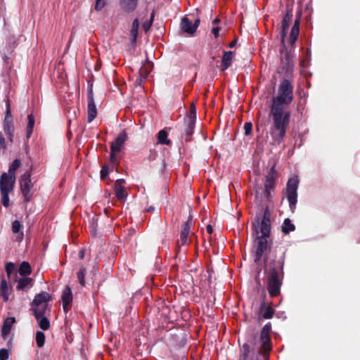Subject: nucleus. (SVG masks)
<instances>
[{
  "label": "nucleus",
  "mask_w": 360,
  "mask_h": 360,
  "mask_svg": "<svg viewBox=\"0 0 360 360\" xmlns=\"http://www.w3.org/2000/svg\"><path fill=\"white\" fill-rule=\"evenodd\" d=\"M281 283L278 279V274L276 271L271 273L268 283V290L270 295L276 296L278 295L280 291Z\"/></svg>",
  "instance_id": "9b49d317"
},
{
  "label": "nucleus",
  "mask_w": 360,
  "mask_h": 360,
  "mask_svg": "<svg viewBox=\"0 0 360 360\" xmlns=\"http://www.w3.org/2000/svg\"><path fill=\"white\" fill-rule=\"evenodd\" d=\"M15 322L14 318L9 317L4 321V324L2 328V334L4 337L7 335L12 328V326Z\"/></svg>",
  "instance_id": "a878e982"
},
{
  "label": "nucleus",
  "mask_w": 360,
  "mask_h": 360,
  "mask_svg": "<svg viewBox=\"0 0 360 360\" xmlns=\"http://www.w3.org/2000/svg\"><path fill=\"white\" fill-rule=\"evenodd\" d=\"M137 4V0H122L121 6L127 11H134Z\"/></svg>",
  "instance_id": "393cba45"
},
{
  "label": "nucleus",
  "mask_w": 360,
  "mask_h": 360,
  "mask_svg": "<svg viewBox=\"0 0 360 360\" xmlns=\"http://www.w3.org/2000/svg\"><path fill=\"white\" fill-rule=\"evenodd\" d=\"M281 228L285 234H288L289 232L295 230V226L292 224L289 219H285Z\"/></svg>",
  "instance_id": "c756f323"
},
{
  "label": "nucleus",
  "mask_w": 360,
  "mask_h": 360,
  "mask_svg": "<svg viewBox=\"0 0 360 360\" xmlns=\"http://www.w3.org/2000/svg\"><path fill=\"white\" fill-rule=\"evenodd\" d=\"M181 29L183 32L193 34L196 30V25H193L192 21L187 18V17H184L180 25Z\"/></svg>",
  "instance_id": "2eb2a0df"
},
{
  "label": "nucleus",
  "mask_w": 360,
  "mask_h": 360,
  "mask_svg": "<svg viewBox=\"0 0 360 360\" xmlns=\"http://www.w3.org/2000/svg\"><path fill=\"white\" fill-rule=\"evenodd\" d=\"M300 33V20L296 19L295 24L292 27L291 32L290 33L288 43L292 46L293 43L297 39Z\"/></svg>",
  "instance_id": "dca6fc26"
},
{
  "label": "nucleus",
  "mask_w": 360,
  "mask_h": 360,
  "mask_svg": "<svg viewBox=\"0 0 360 360\" xmlns=\"http://www.w3.org/2000/svg\"><path fill=\"white\" fill-rule=\"evenodd\" d=\"M0 148L5 150L6 148V145L5 143V137L0 132Z\"/></svg>",
  "instance_id": "c03bdc74"
},
{
  "label": "nucleus",
  "mask_w": 360,
  "mask_h": 360,
  "mask_svg": "<svg viewBox=\"0 0 360 360\" xmlns=\"http://www.w3.org/2000/svg\"><path fill=\"white\" fill-rule=\"evenodd\" d=\"M252 129V123L246 122L244 124L245 135H250Z\"/></svg>",
  "instance_id": "58836bf2"
},
{
  "label": "nucleus",
  "mask_w": 360,
  "mask_h": 360,
  "mask_svg": "<svg viewBox=\"0 0 360 360\" xmlns=\"http://www.w3.org/2000/svg\"><path fill=\"white\" fill-rule=\"evenodd\" d=\"M15 183V181H14L6 172L0 176V193L2 204L5 207L9 205V198L8 195L9 193L13 191Z\"/></svg>",
  "instance_id": "7ed1b4c3"
},
{
  "label": "nucleus",
  "mask_w": 360,
  "mask_h": 360,
  "mask_svg": "<svg viewBox=\"0 0 360 360\" xmlns=\"http://www.w3.org/2000/svg\"><path fill=\"white\" fill-rule=\"evenodd\" d=\"M167 136V132L166 131H160L158 135V143L160 144L169 145L170 140L168 139Z\"/></svg>",
  "instance_id": "7c9ffc66"
},
{
  "label": "nucleus",
  "mask_w": 360,
  "mask_h": 360,
  "mask_svg": "<svg viewBox=\"0 0 360 360\" xmlns=\"http://www.w3.org/2000/svg\"><path fill=\"white\" fill-rule=\"evenodd\" d=\"M292 14L290 11H288L285 15L283 20L282 21L281 25V44L283 46H285V37L288 32V30L289 28V25L290 21L292 20Z\"/></svg>",
  "instance_id": "f8f14e48"
},
{
  "label": "nucleus",
  "mask_w": 360,
  "mask_h": 360,
  "mask_svg": "<svg viewBox=\"0 0 360 360\" xmlns=\"http://www.w3.org/2000/svg\"><path fill=\"white\" fill-rule=\"evenodd\" d=\"M266 238H264V236H260L259 231L257 229H256V239H255L256 260L260 259L263 252H264L265 250L267 249Z\"/></svg>",
  "instance_id": "9d476101"
},
{
  "label": "nucleus",
  "mask_w": 360,
  "mask_h": 360,
  "mask_svg": "<svg viewBox=\"0 0 360 360\" xmlns=\"http://www.w3.org/2000/svg\"><path fill=\"white\" fill-rule=\"evenodd\" d=\"M153 64L148 60H146L141 65L139 72L141 77V81L145 79L148 76L149 72L152 71Z\"/></svg>",
  "instance_id": "a211bd4d"
},
{
  "label": "nucleus",
  "mask_w": 360,
  "mask_h": 360,
  "mask_svg": "<svg viewBox=\"0 0 360 360\" xmlns=\"http://www.w3.org/2000/svg\"><path fill=\"white\" fill-rule=\"evenodd\" d=\"M37 320L39 321V326L40 328L43 330H47L49 328L50 322L46 317L39 316L38 318H37Z\"/></svg>",
  "instance_id": "473e14b6"
},
{
  "label": "nucleus",
  "mask_w": 360,
  "mask_h": 360,
  "mask_svg": "<svg viewBox=\"0 0 360 360\" xmlns=\"http://www.w3.org/2000/svg\"><path fill=\"white\" fill-rule=\"evenodd\" d=\"M191 229V221H187L184 226L182 228L181 235H180V240H179V243L180 245H185L188 243V236L189 235Z\"/></svg>",
  "instance_id": "6ab92c4d"
},
{
  "label": "nucleus",
  "mask_w": 360,
  "mask_h": 360,
  "mask_svg": "<svg viewBox=\"0 0 360 360\" xmlns=\"http://www.w3.org/2000/svg\"><path fill=\"white\" fill-rule=\"evenodd\" d=\"M219 21V19H215L213 20L212 24L214 25V27H212V32L214 35L215 37H217L219 36V32L220 28L219 27H215V25L218 23Z\"/></svg>",
  "instance_id": "c9c22d12"
},
{
  "label": "nucleus",
  "mask_w": 360,
  "mask_h": 360,
  "mask_svg": "<svg viewBox=\"0 0 360 360\" xmlns=\"http://www.w3.org/2000/svg\"><path fill=\"white\" fill-rule=\"evenodd\" d=\"M269 217H270L268 210H265L261 223L259 224L258 221L253 222V226L255 228L256 235L257 229L259 232V236L268 237L270 235L271 224Z\"/></svg>",
  "instance_id": "39448f33"
},
{
  "label": "nucleus",
  "mask_w": 360,
  "mask_h": 360,
  "mask_svg": "<svg viewBox=\"0 0 360 360\" xmlns=\"http://www.w3.org/2000/svg\"><path fill=\"white\" fill-rule=\"evenodd\" d=\"M122 179L117 180L115 186V196L120 200H124L127 197V193L122 186Z\"/></svg>",
  "instance_id": "f3484780"
},
{
  "label": "nucleus",
  "mask_w": 360,
  "mask_h": 360,
  "mask_svg": "<svg viewBox=\"0 0 360 360\" xmlns=\"http://www.w3.org/2000/svg\"><path fill=\"white\" fill-rule=\"evenodd\" d=\"M233 53L231 52V51H229V52H226L224 53V57L222 58V70H225V69H227L229 66H231L233 59Z\"/></svg>",
  "instance_id": "bb28decb"
},
{
  "label": "nucleus",
  "mask_w": 360,
  "mask_h": 360,
  "mask_svg": "<svg viewBox=\"0 0 360 360\" xmlns=\"http://www.w3.org/2000/svg\"><path fill=\"white\" fill-rule=\"evenodd\" d=\"M20 190L25 200H30L32 196V188L33 184L30 179V174L25 173L22 175L20 181Z\"/></svg>",
  "instance_id": "1a4fd4ad"
},
{
  "label": "nucleus",
  "mask_w": 360,
  "mask_h": 360,
  "mask_svg": "<svg viewBox=\"0 0 360 360\" xmlns=\"http://www.w3.org/2000/svg\"><path fill=\"white\" fill-rule=\"evenodd\" d=\"M292 98V86L289 80H283L278 86L277 95L272 99L271 105L285 108Z\"/></svg>",
  "instance_id": "f03ea898"
},
{
  "label": "nucleus",
  "mask_w": 360,
  "mask_h": 360,
  "mask_svg": "<svg viewBox=\"0 0 360 360\" xmlns=\"http://www.w3.org/2000/svg\"><path fill=\"white\" fill-rule=\"evenodd\" d=\"M270 185H271V181H268V182L266 184V185H265L266 188L267 189V188H269V186H270Z\"/></svg>",
  "instance_id": "3c124183"
},
{
  "label": "nucleus",
  "mask_w": 360,
  "mask_h": 360,
  "mask_svg": "<svg viewBox=\"0 0 360 360\" xmlns=\"http://www.w3.org/2000/svg\"><path fill=\"white\" fill-rule=\"evenodd\" d=\"M270 136L276 144H280L284 138L286 128L289 126L290 112L286 108L270 105Z\"/></svg>",
  "instance_id": "f257e3e1"
},
{
  "label": "nucleus",
  "mask_w": 360,
  "mask_h": 360,
  "mask_svg": "<svg viewBox=\"0 0 360 360\" xmlns=\"http://www.w3.org/2000/svg\"><path fill=\"white\" fill-rule=\"evenodd\" d=\"M235 45V41H233L231 43L230 46H233Z\"/></svg>",
  "instance_id": "603ef678"
},
{
  "label": "nucleus",
  "mask_w": 360,
  "mask_h": 360,
  "mask_svg": "<svg viewBox=\"0 0 360 360\" xmlns=\"http://www.w3.org/2000/svg\"><path fill=\"white\" fill-rule=\"evenodd\" d=\"M199 23H200V20L199 19H197V20H195V22L193 23V25H196V29L199 26Z\"/></svg>",
  "instance_id": "8fccbe9b"
},
{
  "label": "nucleus",
  "mask_w": 360,
  "mask_h": 360,
  "mask_svg": "<svg viewBox=\"0 0 360 360\" xmlns=\"http://www.w3.org/2000/svg\"><path fill=\"white\" fill-rule=\"evenodd\" d=\"M37 345L38 347H41L44 345L45 336L44 333L37 332Z\"/></svg>",
  "instance_id": "f704fd0d"
},
{
  "label": "nucleus",
  "mask_w": 360,
  "mask_h": 360,
  "mask_svg": "<svg viewBox=\"0 0 360 360\" xmlns=\"http://www.w3.org/2000/svg\"><path fill=\"white\" fill-rule=\"evenodd\" d=\"M274 311L271 307H266L263 313V317L265 319H270L273 316Z\"/></svg>",
  "instance_id": "4c0bfd02"
},
{
  "label": "nucleus",
  "mask_w": 360,
  "mask_h": 360,
  "mask_svg": "<svg viewBox=\"0 0 360 360\" xmlns=\"http://www.w3.org/2000/svg\"><path fill=\"white\" fill-rule=\"evenodd\" d=\"M138 28H139V21L137 19H136L134 20V22L132 23L131 29L130 30V34L134 37V41L136 40V37L138 36Z\"/></svg>",
  "instance_id": "72a5a7b5"
},
{
  "label": "nucleus",
  "mask_w": 360,
  "mask_h": 360,
  "mask_svg": "<svg viewBox=\"0 0 360 360\" xmlns=\"http://www.w3.org/2000/svg\"><path fill=\"white\" fill-rule=\"evenodd\" d=\"M51 300L50 295L46 292H41L37 295L33 300L32 307L34 316L38 318L43 316L45 309L47 308L48 302Z\"/></svg>",
  "instance_id": "20e7f679"
},
{
  "label": "nucleus",
  "mask_w": 360,
  "mask_h": 360,
  "mask_svg": "<svg viewBox=\"0 0 360 360\" xmlns=\"http://www.w3.org/2000/svg\"><path fill=\"white\" fill-rule=\"evenodd\" d=\"M150 25H151L150 23H145V24H143V27L145 30V31L146 32V30H149V28L150 27Z\"/></svg>",
  "instance_id": "de8ad7c7"
},
{
  "label": "nucleus",
  "mask_w": 360,
  "mask_h": 360,
  "mask_svg": "<svg viewBox=\"0 0 360 360\" xmlns=\"http://www.w3.org/2000/svg\"><path fill=\"white\" fill-rule=\"evenodd\" d=\"M298 184L299 180L297 178L290 179L287 184V197L291 209H293L297 203Z\"/></svg>",
  "instance_id": "0eeeda50"
},
{
  "label": "nucleus",
  "mask_w": 360,
  "mask_h": 360,
  "mask_svg": "<svg viewBox=\"0 0 360 360\" xmlns=\"http://www.w3.org/2000/svg\"><path fill=\"white\" fill-rule=\"evenodd\" d=\"M1 295L4 301L8 300V297L11 294V290L8 288V283L5 279H2L0 285Z\"/></svg>",
  "instance_id": "b1692460"
},
{
  "label": "nucleus",
  "mask_w": 360,
  "mask_h": 360,
  "mask_svg": "<svg viewBox=\"0 0 360 360\" xmlns=\"http://www.w3.org/2000/svg\"><path fill=\"white\" fill-rule=\"evenodd\" d=\"M264 333H269L271 330V324L264 326L263 329Z\"/></svg>",
  "instance_id": "a18cd8bd"
},
{
  "label": "nucleus",
  "mask_w": 360,
  "mask_h": 360,
  "mask_svg": "<svg viewBox=\"0 0 360 360\" xmlns=\"http://www.w3.org/2000/svg\"><path fill=\"white\" fill-rule=\"evenodd\" d=\"M127 140V133L122 131L119 134L117 137L113 141L111 144V153L110 155V160L112 162H116V153L123 148V145Z\"/></svg>",
  "instance_id": "6e6552de"
},
{
  "label": "nucleus",
  "mask_w": 360,
  "mask_h": 360,
  "mask_svg": "<svg viewBox=\"0 0 360 360\" xmlns=\"http://www.w3.org/2000/svg\"><path fill=\"white\" fill-rule=\"evenodd\" d=\"M6 110L5 117L4 120V132L8 136L9 141L11 142L13 141V134H14V125H13V118L11 111V105L10 102L8 100L6 101Z\"/></svg>",
  "instance_id": "423d86ee"
},
{
  "label": "nucleus",
  "mask_w": 360,
  "mask_h": 360,
  "mask_svg": "<svg viewBox=\"0 0 360 360\" xmlns=\"http://www.w3.org/2000/svg\"><path fill=\"white\" fill-rule=\"evenodd\" d=\"M72 301V292L70 287H66L64 288L62 292V304L63 310L65 312H67L68 310V307Z\"/></svg>",
  "instance_id": "4468645a"
},
{
  "label": "nucleus",
  "mask_w": 360,
  "mask_h": 360,
  "mask_svg": "<svg viewBox=\"0 0 360 360\" xmlns=\"http://www.w3.org/2000/svg\"><path fill=\"white\" fill-rule=\"evenodd\" d=\"M21 226V223L18 220H15L12 223V231L18 233L16 236V239L18 240H22L23 238L22 232H20Z\"/></svg>",
  "instance_id": "cd10ccee"
},
{
  "label": "nucleus",
  "mask_w": 360,
  "mask_h": 360,
  "mask_svg": "<svg viewBox=\"0 0 360 360\" xmlns=\"http://www.w3.org/2000/svg\"><path fill=\"white\" fill-rule=\"evenodd\" d=\"M260 340L262 342V349L264 352H266L271 349L270 343V335L269 333H264V330H262Z\"/></svg>",
  "instance_id": "aec40b11"
},
{
  "label": "nucleus",
  "mask_w": 360,
  "mask_h": 360,
  "mask_svg": "<svg viewBox=\"0 0 360 360\" xmlns=\"http://www.w3.org/2000/svg\"><path fill=\"white\" fill-rule=\"evenodd\" d=\"M196 118V109L193 103L191 104L190 114L188 116V134H191L192 129L195 124V120Z\"/></svg>",
  "instance_id": "4be33fe9"
},
{
  "label": "nucleus",
  "mask_w": 360,
  "mask_h": 360,
  "mask_svg": "<svg viewBox=\"0 0 360 360\" xmlns=\"http://www.w3.org/2000/svg\"><path fill=\"white\" fill-rule=\"evenodd\" d=\"M18 272L20 274L25 276V275H29L31 274V268L30 264L27 263V262H22L18 269Z\"/></svg>",
  "instance_id": "c85d7f7f"
},
{
  "label": "nucleus",
  "mask_w": 360,
  "mask_h": 360,
  "mask_svg": "<svg viewBox=\"0 0 360 360\" xmlns=\"http://www.w3.org/2000/svg\"><path fill=\"white\" fill-rule=\"evenodd\" d=\"M20 164L21 162L19 160V159H15L13 161V162L10 165L8 171L6 172V173L8 175H9V176L12 178V179H13L14 181H15L16 170L19 169Z\"/></svg>",
  "instance_id": "412c9836"
},
{
  "label": "nucleus",
  "mask_w": 360,
  "mask_h": 360,
  "mask_svg": "<svg viewBox=\"0 0 360 360\" xmlns=\"http://www.w3.org/2000/svg\"><path fill=\"white\" fill-rule=\"evenodd\" d=\"M206 231L209 234H212L213 232V227L210 225H208L206 228Z\"/></svg>",
  "instance_id": "49530a36"
},
{
  "label": "nucleus",
  "mask_w": 360,
  "mask_h": 360,
  "mask_svg": "<svg viewBox=\"0 0 360 360\" xmlns=\"http://www.w3.org/2000/svg\"><path fill=\"white\" fill-rule=\"evenodd\" d=\"M8 359V352L6 349H0V360H7Z\"/></svg>",
  "instance_id": "ea45409f"
},
{
  "label": "nucleus",
  "mask_w": 360,
  "mask_h": 360,
  "mask_svg": "<svg viewBox=\"0 0 360 360\" xmlns=\"http://www.w3.org/2000/svg\"><path fill=\"white\" fill-rule=\"evenodd\" d=\"M15 269V265L12 263H8L6 266V270L7 272L8 276H9L11 274L13 273V270Z\"/></svg>",
  "instance_id": "79ce46f5"
},
{
  "label": "nucleus",
  "mask_w": 360,
  "mask_h": 360,
  "mask_svg": "<svg viewBox=\"0 0 360 360\" xmlns=\"http://www.w3.org/2000/svg\"><path fill=\"white\" fill-rule=\"evenodd\" d=\"M105 5V0H96L95 8L97 9V11H101V9H102Z\"/></svg>",
  "instance_id": "a19ab883"
},
{
  "label": "nucleus",
  "mask_w": 360,
  "mask_h": 360,
  "mask_svg": "<svg viewBox=\"0 0 360 360\" xmlns=\"http://www.w3.org/2000/svg\"><path fill=\"white\" fill-rule=\"evenodd\" d=\"M84 274H85L84 269H80L77 274V278L79 281V283H81L82 285H84Z\"/></svg>",
  "instance_id": "e433bc0d"
},
{
  "label": "nucleus",
  "mask_w": 360,
  "mask_h": 360,
  "mask_svg": "<svg viewBox=\"0 0 360 360\" xmlns=\"http://www.w3.org/2000/svg\"><path fill=\"white\" fill-rule=\"evenodd\" d=\"M28 118V124L27 127V136L30 137L32 135V133L33 132V127L34 126V118L32 115V114H30L27 117Z\"/></svg>",
  "instance_id": "2f4dec72"
},
{
  "label": "nucleus",
  "mask_w": 360,
  "mask_h": 360,
  "mask_svg": "<svg viewBox=\"0 0 360 360\" xmlns=\"http://www.w3.org/2000/svg\"><path fill=\"white\" fill-rule=\"evenodd\" d=\"M33 284V278L29 277H22L19 278L17 286L18 290H24L26 287H31Z\"/></svg>",
  "instance_id": "5701e85b"
},
{
  "label": "nucleus",
  "mask_w": 360,
  "mask_h": 360,
  "mask_svg": "<svg viewBox=\"0 0 360 360\" xmlns=\"http://www.w3.org/2000/svg\"><path fill=\"white\" fill-rule=\"evenodd\" d=\"M87 114L89 122H91L97 115V109L91 93L88 95Z\"/></svg>",
  "instance_id": "ddd939ff"
},
{
  "label": "nucleus",
  "mask_w": 360,
  "mask_h": 360,
  "mask_svg": "<svg viewBox=\"0 0 360 360\" xmlns=\"http://www.w3.org/2000/svg\"><path fill=\"white\" fill-rule=\"evenodd\" d=\"M85 255V250L84 249H82L81 251H79V258L82 259Z\"/></svg>",
  "instance_id": "09e8293b"
},
{
  "label": "nucleus",
  "mask_w": 360,
  "mask_h": 360,
  "mask_svg": "<svg viewBox=\"0 0 360 360\" xmlns=\"http://www.w3.org/2000/svg\"><path fill=\"white\" fill-rule=\"evenodd\" d=\"M109 174V169L108 166H103L101 169V179H105Z\"/></svg>",
  "instance_id": "37998d69"
}]
</instances>
